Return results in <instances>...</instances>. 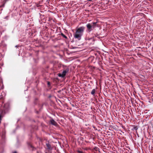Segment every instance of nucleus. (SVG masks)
I'll use <instances>...</instances> for the list:
<instances>
[{
	"mask_svg": "<svg viewBox=\"0 0 153 153\" xmlns=\"http://www.w3.org/2000/svg\"><path fill=\"white\" fill-rule=\"evenodd\" d=\"M85 29L84 26H82L76 29L75 33L74 34V38L79 40L81 39L82 36L83 34Z\"/></svg>",
	"mask_w": 153,
	"mask_h": 153,
	"instance_id": "obj_1",
	"label": "nucleus"
},
{
	"mask_svg": "<svg viewBox=\"0 0 153 153\" xmlns=\"http://www.w3.org/2000/svg\"><path fill=\"white\" fill-rule=\"evenodd\" d=\"M87 28V32H91L93 29L94 28V26H92L91 24L88 23L86 25Z\"/></svg>",
	"mask_w": 153,
	"mask_h": 153,
	"instance_id": "obj_2",
	"label": "nucleus"
},
{
	"mask_svg": "<svg viewBox=\"0 0 153 153\" xmlns=\"http://www.w3.org/2000/svg\"><path fill=\"white\" fill-rule=\"evenodd\" d=\"M68 71V69L63 71L62 74H59V76H61L62 77H64L65 76L66 74Z\"/></svg>",
	"mask_w": 153,
	"mask_h": 153,
	"instance_id": "obj_3",
	"label": "nucleus"
},
{
	"mask_svg": "<svg viewBox=\"0 0 153 153\" xmlns=\"http://www.w3.org/2000/svg\"><path fill=\"white\" fill-rule=\"evenodd\" d=\"M51 123L54 126H57V123L53 119H51L50 121Z\"/></svg>",
	"mask_w": 153,
	"mask_h": 153,
	"instance_id": "obj_4",
	"label": "nucleus"
},
{
	"mask_svg": "<svg viewBox=\"0 0 153 153\" xmlns=\"http://www.w3.org/2000/svg\"><path fill=\"white\" fill-rule=\"evenodd\" d=\"M46 145L47 147V149L49 150H51L52 149V147H51V145L49 143H46Z\"/></svg>",
	"mask_w": 153,
	"mask_h": 153,
	"instance_id": "obj_5",
	"label": "nucleus"
},
{
	"mask_svg": "<svg viewBox=\"0 0 153 153\" xmlns=\"http://www.w3.org/2000/svg\"><path fill=\"white\" fill-rule=\"evenodd\" d=\"M95 89H93L91 92V94L94 95L95 93Z\"/></svg>",
	"mask_w": 153,
	"mask_h": 153,
	"instance_id": "obj_6",
	"label": "nucleus"
},
{
	"mask_svg": "<svg viewBox=\"0 0 153 153\" xmlns=\"http://www.w3.org/2000/svg\"><path fill=\"white\" fill-rule=\"evenodd\" d=\"M61 35L64 38H65L66 39H67V37L63 33H62L61 34Z\"/></svg>",
	"mask_w": 153,
	"mask_h": 153,
	"instance_id": "obj_7",
	"label": "nucleus"
},
{
	"mask_svg": "<svg viewBox=\"0 0 153 153\" xmlns=\"http://www.w3.org/2000/svg\"><path fill=\"white\" fill-rule=\"evenodd\" d=\"M97 23V22H94L92 23L93 24V25H92V26H94V28L96 27Z\"/></svg>",
	"mask_w": 153,
	"mask_h": 153,
	"instance_id": "obj_8",
	"label": "nucleus"
},
{
	"mask_svg": "<svg viewBox=\"0 0 153 153\" xmlns=\"http://www.w3.org/2000/svg\"><path fill=\"white\" fill-rule=\"evenodd\" d=\"M3 4L2 5L0 6V7H3L4 6V4L5 3H4V1H3Z\"/></svg>",
	"mask_w": 153,
	"mask_h": 153,
	"instance_id": "obj_9",
	"label": "nucleus"
},
{
	"mask_svg": "<svg viewBox=\"0 0 153 153\" xmlns=\"http://www.w3.org/2000/svg\"><path fill=\"white\" fill-rule=\"evenodd\" d=\"M77 152L78 153H83L82 151H80V150H78L77 151Z\"/></svg>",
	"mask_w": 153,
	"mask_h": 153,
	"instance_id": "obj_10",
	"label": "nucleus"
},
{
	"mask_svg": "<svg viewBox=\"0 0 153 153\" xmlns=\"http://www.w3.org/2000/svg\"><path fill=\"white\" fill-rule=\"evenodd\" d=\"M2 120L1 119V114H0V123H1V120Z\"/></svg>",
	"mask_w": 153,
	"mask_h": 153,
	"instance_id": "obj_11",
	"label": "nucleus"
},
{
	"mask_svg": "<svg viewBox=\"0 0 153 153\" xmlns=\"http://www.w3.org/2000/svg\"><path fill=\"white\" fill-rule=\"evenodd\" d=\"M134 129L135 130H137V129L138 128H137V126H135L134 128Z\"/></svg>",
	"mask_w": 153,
	"mask_h": 153,
	"instance_id": "obj_12",
	"label": "nucleus"
},
{
	"mask_svg": "<svg viewBox=\"0 0 153 153\" xmlns=\"http://www.w3.org/2000/svg\"><path fill=\"white\" fill-rule=\"evenodd\" d=\"M48 85H50V83L49 82H48Z\"/></svg>",
	"mask_w": 153,
	"mask_h": 153,
	"instance_id": "obj_13",
	"label": "nucleus"
},
{
	"mask_svg": "<svg viewBox=\"0 0 153 153\" xmlns=\"http://www.w3.org/2000/svg\"><path fill=\"white\" fill-rule=\"evenodd\" d=\"M13 153H17L16 151L14 152Z\"/></svg>",
	"mask_w": 153,
	"mask_h": 153,
	"instance_id": "obj_14",
	"label": "nucleus"
},
{
	"mask_svg": "<svg viewBox=\"0 0 153 153\" xmlns=\"http://www.w3.org/2000/svg\"><path fill=\"white\" fill-rule=\"evenodd\" d=\"M83 149H85V150H87V149H83Z\"/></svg>",
	"mask_w": 153,
	"mask_h": 153,
	"instance_id": "obj_15",
	"label": "nucleus"
},
{
	"mask_svg": "<svg viewBox=\"0 0 153 153\" xmlns=\"http://www.w3.org/2000/svg\"><path fill=\"white\" fill-rule=\"evenodd\" d=\"M92 0H88V1H92Z\"/></svg>",
	"mask_w": 153,
	"mask_h": 153,
	"instance_id": "obj_16",
	"label": "nucleus"
}]
</instances>
